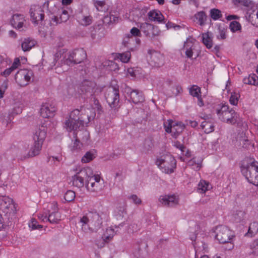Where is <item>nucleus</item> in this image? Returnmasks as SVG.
Returning a JSON list of instances; mask_svg holds the SVG:
<instances>
[{"instance_id":"nucleus-62","label":"nucleus","mask_w":258,"mask_h":258,"mask_svg":"<svg viewBox=\"0 0 258 258\" xmlns=\"http://www.w3.org/2000/svg\"><path fill=\"white\" fill-rule=\"evenodd\" d=\"M14 70L11 67L9 68L5 69L4 71L2 72L0 75L4 77H8Z\"/></svg>"},{"instance_id":"nucleus-21","label":"nucleus","mask_w":258,"mask_h":258,"mask_svg":"<svg viewBox=\"0 0 258 258\" xmlns=\"http://www.w3.org/2000/svg\"><path fill=\"white\" fill-rule=\"evenodd\" d=\"M46 137V130L43 126L37 127L34 133L33 140L34 142H37L43 144Z\"/></svg>"},{"instance_id":"nucleus-24","label":"nucleus","mask_w":258,"mask_h":258,"mask_svg":"<svg viewBox=\"0 0 258 258\" xmlns=\"http://www.w3.org/2000/svg\"><path fill=\"white\" fill-rule=\"evenodd\" d=\"M22 111V106L20 103L16 104L11 112L7 116H5V118L3 121V123L6 126L8 125L12 121V117L15 115L20 114Z\"/></svg>"},{"instance_id":"nucleus-11","label":"nucleus","mask_w":258,"mask_h":258,"mask_svg":"<svg viewBox=\"0 0 258 258\" xmlns=\"http://www.w3.org/2000/svg\"><path fill=\"white\" fill-rule=\"evenodd\" d=\"M242 172L249 183L258 186V165L252 163L248 167L242 169Z\"/></svg>"},{"instance_id":"nucleus-54","label":"nucleus","mask_w":258,"mask_h":258,"mask_svg":"<svg viewBox=\"0 0 258 258\" xmlns=\"http://www.w3.org/2000/svg\"><path fill=\"white\" fill-rule=\"evenodd\" d=\"M150 33L149 34L148 37H154L156 36H158L160 35L161 33V31L159 29V28L157 26H155L152 25V28L150 30Z\"/></svg>"},{"instance_id":"nucleus-58","label":"nucleus","mask_w":258,"mask_h":258,"mask_svg":"<svg viewBox=\"0 0 258 258\" xmlns=\"http://www.w3.org/2000/svg\"><path fill=\"white\" fill-rule=\"evenodd\" d=\"M173 146L180 151L181 154L183 155L184 154L186 148L183 144H181L180 142L178 141H176L174 143Z\"/></svg>"},{"instance_id":"nucleus-31","label":"nucleus","mask_w":258,"mask_h":258,"mask_svg":"<svg viewBox=\"0 0 258 258\" xmlns=\"http://www.w3.org/2000/svg\"><path fill=\"white\" fill-rule=\"evenodd\" d=\"M130 95L132 101L135 104L142 102L144 100L142 93L138 90H133L131 92Z\"/></svg>"},{"instance_id":"nucleus-29","label":"nucleus","mask_w":258,"mask_h":258,"mask_svg":"<svg viewBox=\"0 0 258 258\" xmlns=\"http://www.w3.org/2000/svg\"><path fill=\"white\" fill-rule=\"evenodd\" d=\"M36 43V42L34 39L29 38H25L21 43L22 49L25 52L30 51L35 46Z\"/></svg>"},{"instance_id":"nucleus-64","label":"nucleus","mask_w":258,"mask_h":258,"mask_svg":"<svg viewBox=\"0 0 258 258\" xmlns=\"http://www.w3.org/2000/svg\"><path fill=\"white\" fill-rule=\"evenodd\" d=\"M130 33L133 36H140L141 34L140 30L136 27H133L130 31Z\"/></svg>"},{"instance_id":"nucleus-15","label":"nucleus","mask_w":258,"mask_h":258,"mask_svg":"<svg viewBox=\"0 0 258 258\" xmlns=\"http://www.w3.org/2000/svg\"><path fill=\"white\" fill-rule=\"evenodd\" d=\"M80 90L86 97H93L96 92L95 84L92 81L85 80L80 86Z\"/></svg>"},{"instance_id":"nucleus-32","label":"nucleus","mask_w":258,"mask_h":258,"mask_svg":"<svg viewBox=\"0 0 258 258\" xmlns=\"http://www.w3.org/2000/svg\"><path fill=\"white\" fill-rule=\"evenodd\" d=\"M212 186L211 184L208 181L202 180L200 181L198 186V191L201 194L205 193L212 189Z\"/></svg>"},{"instance_id":"nucleus-59","label":"nucleus","mask_w":258,"mask_h":258,"mask_svg":"<svg viewBox=\"0 0 258 258\" xmlns=\"http://www.w3.org/2000/svg\"><path fill=\"white\" fill-rule=\"evenodd\" d=\"M3 221L2 215L0 214V238H3L6 236V231L4 229Z\"/></svg>"},{"instance_id":"nucleus-2","label":"nucleus","mask_w":258,"mask_h":258,"mask_svg":"<svg viewBox=\"0 0 258 258\" xmlns=\"http://www.w3.org/2000/svg\"><path fill=\"white\" fill-rule=\"evenodd\" d=\"M79 223L83 232L90 233L101 227L102 220L98 214L89 212L80 218Z\"/></svg>"},{"instance_id":"nucleus-33","label":"nucleus","mask_w":258,"mask_h":258,"mask_svg":"<svg viewBox=\"0 0 258 258\" xmlns=\"http://www.w3.org/2000/svg\"><path fill=\"white\" fill-rule=\"evenodd\" d=\"M116 233L114 230L111 228H107L102 235V239L104 242H108L111 241Z\"/></svg>"},{"instance_id":"nucleus-53","label":"nucleus","mask_w":258,"mask_h":258,"mask_svg":"<svg viewBox=\"0 0 258 258\" xmlns=\"http://www.w3.org/2000/svg\"><path fill=\"white\" fill-rule=\"evenodd\" d=\"M216 37L220 40L225 39L226 38V29L223 28H219Z\"/></svg>"},{"instance_id":"nucleus-51","label":"nucleus","mask_w":258,"mask_h":258,"mask_svg":"<svg viewBox=\"0 0 258 258\" xmlns=\"http://www.w3.org/2000/svg\"><path fill=\"white\" fill-rule=\"evenodd\" d=\"M76 197L75 192L73 190H69L66 191L64 195V199L67 202L73 201Z\"/></svg>"},{"instance_id":"nucleus-57","label":"nucleus","mask_w":258,"mask_h":258,"mask_svg":"<svg viewBox=\"0 0 258 258\" xmlns=\"http://www.w3.org/2000/svg\"><path fill=\"white\" fill-rule=\"evenodd\" d=\"M128 199L136 205H139L142 204L141 199L136 195H131Z\"/></svg>"},{"instance_id":"nucleus-55","label":"nucleus","mask_w":258,"mask_h":258,"mask_svg":"<svg viewBox=\"0 0 258 258\" xmlns=\"http://www.w3.org/2000/svg\"><path fill=\"white\" fill-rule=\"evenodd\" d=\"M105 65H107L111 71H117L119 70L118 65L113 61H106L105 62Z\"/></svg>"},{"instance_id":"nucleus-36","label":"nucleus","mask_w":258,"mask_h":258,"mask_svg":"<svg viewBox=\"0 0 258 258\" xmlns=\"http://www.w3.org/2000/svg\"><path fill=\"white\" fill-rule=\"evenodd\" d=\"M194 21L201 26L205 25L207 20V16L205 12L201 11L196 14L194 17Z\"/></svg>"},{"instance_id":"nucleus-56","label":"nucleus","mask_w":258,"mask_h":258,"mask_svg":"<svg viewBox=\"0 0 258 258\" xmlns=\"http://www.w3.org/2000/svg\"><path fill=\"white\" fill-rule=\"evenodd\" d=\"M8 87V81L7 80L5 81L0 85V98L4 97L5 91L7 89Z\"/></svg>"},{"instance_id":"nucleus-49","label":"nucleus","mask_w":258,"mask_h":258,"mask_svg":"<svg viewBox=\"0 0 258 258\" xmlns=\"http://www.w3.org/2000/svg\"><path fill=\"white\" fill-rule=\"evenodd\" d=\"M118 20L117 16L111 14L105 16L104 18V22L107 24L116 23Z\"/></svg>"},{"instance_id":"nucleus-52","label":"nucleus","mask_w":258,"mask_h":258,"mask_svg":"<svg viewBox=\"0 0 258 258\" xmlns=\"http://www.w3.org/2000/svg\"><path fill=\"white\" fill-rule=\"evenodd\" d=\"M29 227L31 230H35L37 229H40L42 226L38 224L37 220L35 219L32 218L31 221L28 223Z\"/></svg>"},{"instance_id":"nucleus-50","label":"nucleus","mask_w":258,"mask_h":258,"mask_svg":"<svg viewBox=\"0 0 258 258\" xmlns=\"http://www.w3.org/2000/svg\"><path fill=\"white\" fill-rule=\"evenodd\" d=\"M11 62V61L5 55L0 54V69L7 67Z\"/></svg>"},{"instance_id":"nucleus-20","label":"nucleus","mask_w":258,"mask_h":258,"mask_svg":"<svg viewBox=\"0 0 258 258\" xmlns=\"http://www.w3.org/2000/svg\"><path fill=\"white\" fill-rule=\"evenodd\" d=\"M149 64L153 67L159 68L164 64L163 55L159 52L153 51L150 53Z\"/></svg>"},{"instance_id":"nucleus-14","label":"nucleus","mask_w":258,"mask_h":258,"mask_svg":"<svg viewBox=\"0 0 258 258\" xmlns=\"http://www.w3.org/2000/svg\"><path fill=\"white\" fill-rule=\"evenodd\" d=\"M107 102L112 108L118 107L119 101V91L114 88H109L106 96Z\"/></svg>"},{"instance_id":"nucleus-27","label":"nucleus","mask_w":258,"mask_h":258,"mask_svg":"<svg viewBox=\"0 0 258 258\" xmlns=\"http://www.w3.org/2000/svg\"><path fill=\"white\" fill-rule=\"evenodd\" d=\"M189 93L191 95L196 97L198 98V105L200 107L204 106V103L201 98V88L196 85L192 86L189 90Z\"/></svg>"},{"instance_id":"nucleus-19","label":"nucleus","mask_w":258,"mask_h":258,"mask_svg":"<svg viewBox=\"0 0 258 258\" xmlns=\"http://www.w3.org/2000/svg\"><path fill=\"white\" fill-rule=\"evenodd\" d=\"M69 19V14L68 8L64 6L58 8L57 15L54 16L52 20L56 24L67 22Z\"/></svg>"},{"instance_id":"nucleus-28","label":"nucleus","mask_w":258,"mask_h":258,"mask_svg":"<svg viewBox=\"0 0 258 258\" xmlns=\"http://www.w3.org/2000/svg\"><path fill=\"white\" fill-rule=\"evenodd\" d=\"M42 144L34 142L28 153L24 156L25 158L32 157L38 155L41 149Z\"/></svg>"},{"instance_id":"nucleus-16","label":"nucleus","mask_w":258,"mask_h":258,"mask_svg":"<svg viewBox=\"0 0 258 258\" xmlns=\"http://www.w3.org/2000/svg\"><path fill=\"white\" fill-rule=\"evenodd\" d=\"M179 197L175 195L161 196L159 198L160 203L164 206L172 207L179 203Z\"/></svg>"},{"instance_id":"nucleus-60","label":"nucleus","mask_w":258,"mask_h":258,"mask_svg":"<svg viewBox=\"0 0 258 258\" xmlns=\"http://www.w3.org/2000/svg\"><path fill=\"white\" fill-rule=\"evenodd\" d=\"M75 92V89L74 87H68L66 88V92H64V95H66L68 97H71L73 96Z\"/></svg>"},{"instance_id":"nucleus-1","label":"nucleus","mask_w":258,"mask_h":258,"mask_svg":"<svg viewBox=\"0 0 258 258\" xmlns=\"http://www.w3.org/2000/svg\"><path fill=\"white\" fill-rule=\"evenodd\" d=\"M86 58V53L83 49H76L72 52H67L65 49L60 50L55 56L51 67L56 64V62L59 59L67 65L72 63H79Z\"/></svg>"},{"instance_id":"nucleus-22","label":"nucleus","mask_w":258,"mask_h":258,"mask_svg":"<svg viewBox=\"0 0 258 258\" xmlns=\"http://www.w3.org/2000/svg\"><path fill=\"white\" fill-rule=\"evenodd\" d=\"M11 23L13 27L20 29L23 27H26V20L23 15L20 14L14 15L11 19Z\"/></svg>"},{"instance_id":"nucleus-25","label":"nucleus","mask_w":258,"mask_h":258,"mask_svg":"<svg viewBox=\"0 0 258 258\" xmlns=\"http://www.w3.org/2000/svg\"><path fill=\"white\" fill-rule=\"evenodd\" d=\"M80 111V116H83L86 115L87 116V119H85L86 122L85 123H88L91 120H93L96 115L95 111L92 108H84L81 107Z\"/></svg>"},{"instance_id":"nucleus-38","label":"nucleus","mask_w":258,"mask_h":258,"mask_svg":"<svg viewBox=\"0 0 258 258\" xmlns=\"http://www.w3.org/2000/svg\"><path fill=\"white\" fill-rule=\"evenodd\" d=\"M96 156V152L95 150H90L87 152L82 158V162L83 163H88L93 160Z\"/></svg>"},{"instance_id":"nucleus-63","label":"nucleus","mask_w":258,"mask_h":258,"mask_svg":"<svg viewBox=\"0 0 258 258\" xmlns=\"http://www.w3.org/2000/svg\"><path fill=\"white\" fill-rule=\"evenodd\" d=\"M105 36V33L103 31L98 32L97 34H95L94 36H92V38L96 40V41H99L103 38Z\"/></svg>"},{"instance_id":"nucleus-5","label":"nucleus","mask_w":258,"mask_h":258,"mask_svg":"<svg viewBox=\"0 0 258 258\" xmlns=\"http://www.w3.org/2000/svg\"><path fill=\"white\" fill-rule=\"evenodd\" d=\"M84 122H86L84 117L80 116V111L76 109L70 113L64 121L63 127L68 132L76 131L83 125Z\"/></svg>"},{"instance_id":"nucleus-4","label":"nucleus","mask_w":258,"mask_h":258,"mask_svg":"<svg viewBox=\"0 0 258 258\" xmlns=\"http://www.w3.org/2000/svg\"><path fill=\"white\" fill-rule=\"evenodd\" d=\"M156 165L164 173L171 174L176 167V161L174 157L169 153L163 154L156 159Z\"/></svg>"},{"instance_id":"nucleus-10","label":"nucleus","mask_w":258,"mask_h":258,"mask_svg":"<svg viewBox=\"0 0 258 258\" xmlns=\"http://www.w3.org/2000/svg\"><path fill=\"white\" fill-rule=\"evenodd\" d=\"M215 233L216 238L223 243L231 242L234 237L233 232L227 227L223 226L216 227Z\"/></svg>"},{"instance_id":"nucleus-26","label":"nucleus","mask_w":258,"mask_h":258,"mask_svg":"<svg viewBox=\"0 0 258 258\" xmlns=\"http://www.w3.org/2000/svg\"><path fill=\"white\" fill-rule=\"evenodd\" d=\"M148 16L151 21H157L160 23H165L164 17L159 10H154L151 11L148 13Z\"/></svg>"},{"instance_id":"nucleus-13","label":"nucleus","mask_w":258,"mask_h":258,"mask_svg":"<svg viewBox=\"0 0 258 258\" xmlns=\"http://www.w3.org/2000/svg\"><path fill=\"white\" fill-rule=\"evenodd\" d=\"M198 46L195 43L194 39H187L184 42L183 49L185 50L186 56L188 58H191L193 56L197 58L199 54L200 51L197 49Z\"/></svg>"},{"instance_id":"nucleus-37","label":"nucleus","mask_w":258,"mask_h":258,"mask_svg":"<svg viewBox=\"0 0 258 258\" xmlns=\"http://www.w3.org/2000/svg\"><path fill=\"white\" fill-rule=\"evenodd\" d=\"M202 41L207 48L210 49L212 47V37L209 33L208 32L202 34Z\"/></svg>"},{"instance_id":"nucleus-39","label":"nucleus","mask_w":258,"mask_h":258,"mask_svg":"<svg viewBox=\"0 0 258 258\" xmlns=\"http://www.w3.org/2000/svg\"><path fill=\"white\" fill-rule=\"evenodd\" d=\"M61 219L60 213L58 212H52L48 216V221L51 224L58 223Z\"/></svg>"},{"instance_id":"nucleus-9","label":"nucleus","mask_w":258,"mask_h":258,"mask_svg":"<svg viewBox=\"0 0 258 258\" xmlns=\"http://www.w3.org/2000/svg\"><path fill=\"white\" fill-rule=\"evenodd\" d=\"M87 189L91 192H98L104 187V181L99 175H91L85 184Z\"/></svg>"},{"instance_id":"nucleus-43","label":"nucleus","mask_w":258,"mask_h":258,"mask_svg":"<svg viewBox=\"0 0 258 258\" xmlns=\"http://www.w3.org/2000/svg\"><path fill=\"white\" fill-rule=\"evenodd\" d=\"M82 146V144L76 138L74 140H72L71 144L69 146V148L72 152H75L80 150Z\"/></svg>"},{"instance_id":"nucleus-48","label":"nucleus","mask_w":258,"mask_h":258,"mask_svg":"<svg viewBox=\"0 0 258 258\" xmlns=\"http://www.w3.org/2000/svg\"><path fill=\"white\" fill-rule=\"evenodd\" d=\"M210 14L211 17L214 20H217L222 17L221 12L217 9H213L210 10Z\"/></svg>"},{"instance_id":"nucleus-12","label":"nucleus","mask_w":258,"mask_h":258,"mask_svg":"<svg viewBox=\"0 0 258 258\" xmlns=\"http://www.w3.org/2000/svg\"><path fill=\"white\" fill-rule=\"evenodd\" d=\"M33 76V72L27 69L20 70L15 75V80L18 84L21 86L28 85Z\"/></svg>"},{"instance_id":"nucleus-61","label":"nucleus","mask_w":258,"mask_h":258,"mask_svg":"<svg viewBox=\"0 0 258 258\" xmlns=\"http://www.w3.org/2000/svg\"><path fill=\"white\" fill-rule=\"evenodd\" d=\"M251 248L253 253L255 254H258V239H256L253 241L251 245Z\"/></svg>"},{"instance_id":"nucleus-46","label":"nucleus","mask_w":258,"mask_h":258,"mask_svg":"<svg viewBox=\"0 0 258 258\" xmlns=\"http://www.w3.org/2000/svg\"><path fill=\"white\" fill-rule=\"evenodd\" d=\"M239 98L240 95L238 92H232L229 98V102L230 104L233 105H236L238 103Z\"/></svg>"},{"instance_id":"nucleus-35","label":"nucleus","mask_w":258,"mask_h":258,"mask_svg":"<svg viewBox=\"0 0 258 258\" xmlns=\"http://www.w3.org/2000/svg\"><path fill=\"white\" fill-rule=\"evenodd\" d=\"M131 58V53L127 51L122 53L115 54V59H119L123 63H127Z\"/></svg>"},{"instance_id":"nucleus-45","label":"nucleus","mask_w":258,"mask_h":258,"mask_svg":"<svg viewBox=\"0 0 258 258\" xmlns=\"http://www.w3.org/2000/svg\"><path fill=\"white\" fill-rule=\"evenodd\" d=\"M152 28V25L148 23H143L140 26L141 30L147 36H149Z\"/></svg>"},{"instance_id":"nucleus-3","label":"nucleus","mask_w":258,"mask_h":258,"mask_svg":"<svg viewBox=\"0 0 258 258\" xmlns=\"http://www.w3.org/2000/svg\"><path fill=\"white\" fill-rule=\"evenodd\" d=\"M215 109L219 119L223 122L234 124L240 121L239 115L227 105H217Z\"/></svg>"},{"instance_id":"nucleus-18","label":"nucleus","mask_w":258,"mask_h":258,"mask_svg":"<svg viewBox=\"0 0 258 258\" xmlns=\"http://www.w3.org/2000/svg\"><path fill=\"white\" fill-rule=\"evenodd\" d=\"M56 107L52 103H46L42 105L40 114L43 118H51L54 116Z\"/></svg>"},{"instance_id":"nucleus-30","label":"nucleus","mask_w":258,"mask_h":258,"mask_svg":"<svg viewBox=\"0 0 258 258\" xmlns=\"http://www.w3.org/2000/svg\"><path fill=\"white\" fill-rule=\"evenodd\" d=\"M232 219L235 223H244L246 220L245 213L242 211H236L233 213Z\"/></svg>"},{"instance_id":"nucleus-42","label":"nucleus","mask_w":258,"mask_h":258,"mask_svg":"<svg viewBox=\"0 0 258 258\" xmlns=\"http://www.w3.org/2000/svg\"><path fill=\"white\" fill-rule=\"evenodd\" d=\"M237 141L239 142V144L243 147H246L248 145L249 141L243 132L238 134L237 137Z\"/></svg>"},{"instance_id":"nucleus-23","label":"nucleus","mask_w":258,"mask_h":258,"mask_svg":"<svg viewBox=\"0 0 258 258\" xmlns=\"http://www.w3.org/2000/svg\"><path fill=\"white\" fill-rule=\"evenodd\" d=\"M205 121L201 123V126L206 134H209L214 131L215 126L213 122V119L209 117L208 115H205L202 117Z\"/></svg>"},{"instance_id":"nucleus-8","label":"nucleus","mask_w":258,"mask_h":258,"mask_svg":"<svg viewBox=\"0 0 258 258\" xmlns=\"http://www.w3.org/2000/svg\"><path fill=\"white\" fill-rule=\"evenodd\" d=\"M165 131L168 133H171L172 136L176 138L184 130V124L180 121H173L171 119L167 120L164 122Z\"/></svg>"},{"instance_id":"nucleus-6","label":"nucleus","mask_w":258,"mask_h":258,"mask_svg":"<svg viewBox=\"0 0 258 258\" xmlns=\"http://www.w3.org/2000/svg\"><path fill=\"white\" fill-rule=\"evenodd\" d=\"M93 174V171L90 167H87L83 168L79 171H76V173L72 176L73 184L78 187H83L87 182L89 177Z\"/></svg>"},{"instance_id":"nucleus-7","label":"nucleus","mask_w":258,"mask_h":258,"mask_svg":"<svg viewBox=\"0 0 258 258\" xmlns=\"http://www.w3.org/2000/svg\"><path fill=\"white\" fill-rule=\"evenodd\" d=\"M48 8V2H46L42 5H34L30 10L31 18L34 23H38L43 20L44 11Z\"/></svg>"},{"instance_id":"nucleus-40","label":"nucleus","mask_w":258,"mask_h":258,"mask_svg":"<svg viewBox=\"0 0 258 258\" xmlns=\"http://www.w3.org/2000/svg\"><path fill=\"white\" fill-rule=\"evenodd\" d=\"M258 232V223L256 222H253L250 223L248 232L246 234L247 236L252 237Z\"/></svg>"},{"instance_id":"nucleus-41","label":"nucleus","mask_w":258,"mask_h":258,"mask_svg":"<svg viewBox=\"0 0 258 258\" xmlns=\"http://www.w3.org/2000/svg\"><path fill=\"white\" fill-rule=\"evenodd\" d=\"M243 82L246 84L258 86V77L255 75H249L243 79Z\"/></svg>"},{"instance_id":"nucleus-17","label":"nucleus","mask_w":258,"mask_h":258,"mask_svg":"<svg viewBox=\"0 0 258 258\" xmlns=\"http://www.w3.org/2000/svg\"><path fill=\"white\" fill-rule=\"evenodd\" d=\"M13 200L6 196H0V211L8 214L14 211Z\"/></svg>"},{"instance_id":"nucleus-47","label":"nucleus","mask_w":258,"mask_h":258,"mask_svg":"<svg viewBox=\"0 0 258 258\" xmlns=\"http://www.w3.org/2000/svg\"><path fill=\"white\" fill-rule=\"evenodd\" d=\"M91 99H92V101L93 102V103L91 105L92 108L94 109L95 111L96 110L98 113H101L102 112V108L101 105L100 104L99 101L93 97H92Z\"/></svg>"},{"instance_id":"nucleus-34","label":"nucleus","mask_w":258,"mask_h":258,"mask_svg":"<svg viewBox=\"0 0 258 258\" xmlns=\"http://www.w3.org/2000/svg\"><path fill=\"white\" fill-rule=\"evenodd\" d=\"M78 22L82 25L87 26L92 23V17L90 16L84 15L82 14L77 16Z\"/></svg>"},{"instance_id":"nucleus-44","label":"nucleus","mask_w":258,"mask_h":258,"mask_svg":"<svg viewBox=\"0 0 258 258\" xmlns=\"http://www.w3.org/2000/svg\"><path fill=\"white\" fill-rule=\"evenodd\" d=\"M241 24L237 21H232L229 24V29L233 33L241 32Z\"/></svg>"}]
</instances>
